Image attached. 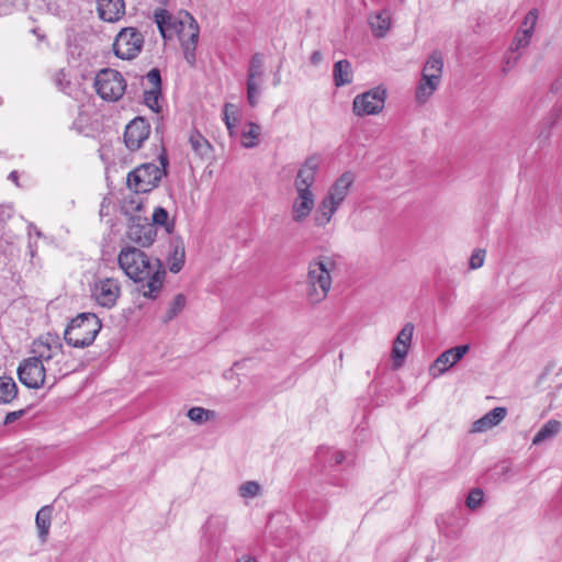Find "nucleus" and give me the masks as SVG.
I'll list each match as a JSON object with an SVG mask.
<instances>
[{
    "mask_svg": "<svg viewBox=\"0 0 562 562\" xmlns=\"http://www.w3.org/2000/svg\"><path fill=\"white\" fill-rule=\"evenodd\" d=\"M168 217L169 214L166 209L158 206L153 213V222L150 223L154 224L155 227L156 225L165 226L167 232H171L173 224L168 222Z\"/></svg>",
    "mask_w": 562,
    "mask_h": 562,
    "instance_id": "obj_35",
    "label": "nucleus"
},
{
    "mask_svg": "<svg viewBox=\"0 0 562 562\" xmlns=\"http://www.w3.org/2000/svg\"><path fill=\"white\" fill-rule=\"evenodd\" d=\"M32 32H33L34 34H36L40 38H43V35L37 34V30H35V29H34V30H32Z\"/></svg>",
    "mask_w": 562,
    "mask_h": 562,
    "instance_id": "obj_55",
    "label": "nucleus"
},
{
    "mask_svg": "<svg viewBox=\"0 0 562 562\" xmlns=\"http://www.w3.org/2000/svg\"><path fill=\"white\" fill-rule=\"evenodd\" d=\"M144 37L134 27L123 29L113 43L114 54L121 59L135 58L142 50Z\"/></svg>",
    "mask_w": 562,
    "mask_h": 562,
    "instance_id": "obj_10",
    "label": "nucleus"
},
{
    "mask_svg": "<svg viewBox=\"0 0 562 562\" xmlns=\"http://www.w3.org/2000/svg\"><path fill=\"white\" fill-rule=\"evenodd\" d=\"M235 112H236L235 105L229 104V103L225 104V106H224V121H225L226 127H227V130L229 131L231 134H233V130H234L235 123L237 121V119L235 116L232 120L231 113L235 114Z\"/></svg>",
    "mask_w": 562,
    "mask_h": 562,
    "instance_id": "obj_43",
    "label": "nucleus"
},
{
    "mask_svg": "<svg viewBox=\"0 0 562 562\" xmlns=\"http://www.w3.org/2000/svg\"><path fill=\"white\" fill-rule=\"evenodd\" d=\"M520 55H516V56H507L505 58V61H504V66H503V71L504 72H507L509 71L512 68H514V66L517 64L518 59H519Z\"/></svg>",
    "mask_w": 562,
    "mask_h": 562,
    "instance_id": "obj_47",
    "label": "nucleus"
},
{
    "mask_svg": "<svg viewBox=\"0 0 562 562\" xmlns=\"http://www.w3.org/2000/svg\"><path fill=\"white\" fill-rule=\"evenodd\" d=\"M470 350L469 345H461L443 351L430 366L428 373L436 379L446 373L457 362H459Z\"/></svg>",
    "mask_w": 562,
    "mask_h": 562,
    "instance_id": "obj_15",
    "label": "nucleus"
},
{
    "mask_svg": "<svg viewBox=\"0 0 562 562\" xmlns=\"http://www.w3.org/2000/svg\"><path fill=\"white\" fill-rule=\"evenodd\" d=\"M31 353L32 359L44 363V367L48 370L49 376H52L50 387L54 386L60 378L70 372L63 344L59 336L56 334L47 333L35 339L32 344Z\"/></svg>",
    "mask_w": 562,
    "mask_h": 562,
    "instance_id": "obj_3",
    "label": "nucleus"
},
{
    "mask_svg": "<svg viewBox=\"0 0 562 562\" xmlns=\"http://www.w3.org/2000/svg\"><path fill=\"white\" fill-rule=\"evenodd\" d=\"M161 95V89H146L144 91V102L154 112L160 111L159 98Z\"/></svg>",
    "mask_w": 562,
    "mask_h": 562,
    "instance_id": "obj_34",
    "label": "nucleus"
},
{
    "mask_svg": "<svg viewBox=\"0 0 562 562\" xmlns=\"http://www.w3.org/2000/svg\"><path fill=\"white\" fill-rule=\"evenodd\" d=\"M386 89L382 86L370 89L353 99L352 110L357 116L380 113L385 104Z\"/></svg>",
    "mask_w": 562,
    "mask_h": 562,
    "instance_id": "obj_9",
    "label": "nucleus"
},
{
    "mask_svg": "<svg viewBox=\"0 0 562 562\" xmlns=\"http://www.w3.org/2000/svg\"><path fill=\"white\" fill-rule=\"evenodd\" d=\"M334 457H335V462H336L337 464L341 463V462L344 461V459H345L344 453H342V452H340V451L335 452Z\"/></svg>",
    "mask_w": 562,
    "mask_h": 562,
    "instance_id": "obj_49",
    "label": "nucleus"
},
{
    "mask_svg": "<svg viewBox=\"0 0 562 562\" xmlns=\"http://www.w3.org/2000/svg\"><path fill=\"white\" fill-rule=\"evenodd\" d=\"M149 134L150 125L148 122L143 117H136L125 127L124 143L130 150H137L148 138Z\"/></svg>",
    "mask_w": 562,
    "mask_h": 562,
    "instance_id": "obj_17",
    "label": "nucleus"
},
{
    "mask_svg": "<svg viewBox=\"0 0 562 562\" xmlns=\"http://www.w3.org/2000/svg\"><path fill=\"white\" fill-rule=\"evenodd\" d=\"M52 521V507L43 506L36 514L35 522L40 538L45 541L49 532Z\"/></svg>",
    "mask_w": 562,
    "mask_h": 562,
    "instance_id": "obj_28",
    "label": "nucleus"
},
{
    "mask_svg": "<svg viewBox=\"0 0 562 562\" xmlns=\"http://www.w3.org/2000/svg\"><path fill=\"white\" fill-rule=\"evenodd\" d=\"M355 181V176L352 172L347 171L342 173L328 189L325 198L338 204L339 206L345 201L347 195L349 194L350 188Z\"/></svg>",
    "mask_w": 562,
    "mask_h": 562,
    "instance_id": "obj_20",
    "label": "nucleus"
},
{
    "mask_svg": "<svg viewBox=\"0 0 562 562\" xmlns=\"http://www.w3.org/2000/svg\"><path fill=\"white\" fill-rule=\"evenodd\" d=\"M265 59L262 54L255 53L248 65L247 69V101L250 106H256L258 99L261 94V87L263 83V71Z\"/></svg>",
    "mask_w": 562,
    "mask_h": 562,
    "instance_id": "obj_12",
    "label": "nucleus"
},
{
    "mask_svg": "<svg viewBox=\"0 0 562 562\" xmlns=\"http://www.w3.org/2000/svg\"><path fill=\"white\" fill-rule=\"evenodd\" d=\"M91 296L98 305L112 308L121 296V283L115 278L97 279L91 289Z\"/></svg>",
    "mask_w": 562,
    "mask_h": 562,
    "instance_id": "obj_13",
    "label": "nucleus"
},
{
    "mask_svg": "<svg viewBox=\"0 0 562 562\" xmlns=\"http://www.w3.org/2000/svg\"><path fill=\"white\" fill-rule=\"evenodd\" d=\"M280 81H281V78H280V76L277 74V75L274 76V79H273V86H274V87L279 86V85H280Z\"/></svg>",
    "mask_w": 562,
    "mask_h": 562,
    "instance_id": "obj_52",
    "label": "nucleus"
},
{
    "mask_svg": "<svg viewBox=\"0 0 562 562\" xmlns=\"http://www.w3.org/2000/svg\"><path fill=\"white\" fill-rule=\"evenodd\" d=\"M239 562H257V561L254 558L246 557V558H243L241 560H239Z\"/></svg>",
    "mask_w": 562,
    "mask_h": 562,
    "instance_id": "obj_53",
    "label": "nucleus"
},
{
    "mask_svg": "<svg viewBox=\"0 0 562 562\" xmlns=\"http://www.w3.org/2000/svg\"><path fill=\"white\" fill-rule=\"evenodd\" d=\"M260 491L261 486L256 481H247L239 486V495L244 498L256 497Z\"/></svg>",
    "mask_w": 562,
    "mask_h": 562,
    "instance_id": "obj_37",
    "label": "nucleus"
},
{
    "mask_svg": "<svg viewBox=\"0 0 562 562\" xmlns=\"http://www.w3.org/2000/svg\"><path fill=\"white\" fill-rule=\"evenodd\" d=\"M119 267L134 282H143V295L156 299L159 294L166 271L158 258H150L142 249L125 245L117 255Z\"/></svg>",
    "mask_w": 562,
    "mask_h": 562,
    "instance_id": "obj_1",
    "label": "nucleus"
},
{
    "mask_svg": "<svg viewBox=\"0 0 562 562\" xmlns=\"http://www.w3.org/2000/svg\"><path fill=\"white\" fill-rule=\"evenodd\" d=\"M414 326L412 324H406L402 330L398 333L395 338L392 347L391 359L393 369H398L403 366L404 360L407 356L412 337H413Z\"/></svg>",
    "mask_w": 562,
    "mask_h": 562,
    "instance_id": "obj_18",
    "label": "nucleus"
},
{
    "mask_svg": "<svg viewBox=\"0 0 562 562\" xmlns=\"http://www.w3.org/2000/svg\"><path fill=\"white\" fill-rule=\"evenodd\" d=\"M18 172L16 171H11L10 175H9V179L12 180L13 182H15L18 184Z\"/></svg>",
    "mask_w": 562,
    "mask_h": 562,
    "instance_id": "obj_51",
    "label": "nucleus"
},
{
    "mask_svg": "<svg viewBox=\"0 0 562 562\" xmlns=\"http://www.w3.org/2000/svg\"><path fill=\"white\" fill-rule=\"evenodd\" d=\"M295 192L296 196L291 205V216L293 222L303 223L315 207V194L313 192H304L302 190Z\"/></svg>",
    "mask_w": 562,
    "mask_h": 562,
    "instance_id": "obj_19",
    "label": "nucleus"
},
{
    "mask_svg": "<svg viewBox=\"0 0 562 562\" xmlns=\"http://www.w3.org/2000/svg\"><path fill=\"white\" fill-rule=\"evenodd\" d=\"M420 98H422V80H419L416 86V99L419 100Z\"/></svg>",
    "mask_w": 562,
    "mask_h": 562,
    "instance_id": "obj_50",
    "label": "nucleus"
},
{
    "mask_svg": "<svg viewBox=\"0 0 562 562\" xmlns=\"http://www.w3.org/2000/svg\"><path fill=\"white\" fill-rule=\"evenodd\" d=\"M16 0H0V15L8 14L15 5Z\"/></svg>",
    "mask_w": 562,
    "mask_h": 562,
    "instance_id": "obj_46",
    "label": "nucleus"
},
{
    "mask_svg": "<svg viewBox=\"0 0 562 562\" xmlns=\"http://www.w3.org/2000/svg\"><path fill=\"white\" fill-rule=\"evenodd\" d=\"M533 33L525 31L522 29H519L513 40V43L510 45L512 52H517L521 48H526L531 41Z\"/></svg>",
    "mask_w": 562,
    "mask_h": 562,
    "instance_id": "obj_33",
    "label": "nucleus"
},
{
    "mask_svg": "<svg viewBox=\"0 0 562 562\" xmlns=\"http://www.w3.org/2000/svg\"><path fill=\"white\" fill-rule=\"evenodd\" d=\"M97 93L105 101H117L126 89L123 76L115 69L100 70L94 79Z\"/></svg>",
    "mask_w": 562,
    "mask_h": 562,
    "instance_id": "obj_7",
    "label": "nucleus"
},
{
    "mask_svg": "<svg viewBox=\"0 0 562 562\" xmlns=\"http://www.w3.org/2000/svg\"><path fill=\"white\" fill-rule=\"evenodd\" d=\"M338 209V204L334 203L333 201L324 196L315 211L313 217L314 224L317 227H325L327 224L330 223L333 216L335 215Z\"/></svg>",
    "mask_w": 562,
    "mask_h": 562,
    "instance_id": "obj_24",
    "label": "nucleus"
},
{
    "mask_svg": "<svg viewBox=\"0 0 562 562\" xmlns=\"http://www.w3.org/2000/svg\"><path fill=\"white\" fill-rule=\"evenodd\" d=\"M159 165L146 162L127 173V187L135 193H147L158 187L167 176L168 156L165 149L158 156Z\"/></svg>",
    "mask_w": 562,
    "mask_h": 562,
    "instance_id": "obj_5",
    "label": "nucleus"
},
{
    "mask_svg": "<svg viewBox=\"0 0 562 562\" xmlns=\"http://www.w3.org/2000/svg\"><path fill=\"white\" fill-rule=\"evenodd\" d=\"M484 260H485V250L484 249L477 248V249L473 250V252L470 257V261H469L470 269L475 270V269L481 268L484 265Z\"/></svg>",
    "mask_w": 562,
    "mask_h": 562,
    "instance_id": "obj_42",
    "label": "nucleus"
},
{
    "mask_svg": "<svg viewBox=\"0 0 562 562\" xmlns=\"http://www.w3.org/2000/svg\"><path fill=\"white\" fill-rule=\"evenodd\" d=\"M18 395V386L11 376H0V403L9 404Z\"/></svg>",
    "mask_w": 562,
    "mask_h": 562,
    "instance_id": "obj_30",
    "label": "nucleus"
},
{
    "mask_svg": "<svg viewBox=\"0 0 562 562\" xmlns=\"http://www.w3.org/2000/svg\"><path fill=\"white\" fill-rule=\"evenodd\" d=\"M260 126L256 123H249L248 130L244 131L243 136V146L246 148H252L257 145V139L260 134Z\"/></svg>",
    "mask_w": 562,
    "mask_h": 562,
    "instance_id": "obj_32",
    "label": "nucleus"
},
{
    "mask_svg": "<svg viewBox=\"0 0 562 562\" xmlns=\"http://www.w3.org/2000/svg\"><path fill=\"white\" fill-rule=\"evenodd\" d=\"M98 13L105 22H116L125 13L123 0H98Z\"/></svg>",
    "mask_w": 562,
    "mask_h": 562,
    "instance_id": "obj_22",
    "label": "nucleus"
},
{
    "mask_svg": "<svg viewBox=\"0 0 562 562\" xmlns=\"http://www.w3.org/2000/svg\"><path fill=\"white\" fill-rule=\"evenodd\" d=\"M18 376L22 384L30 389H41L44 386L46 381L52 380L48 370L44 367V363H40L37 360L27 358L24 359L18 368Z\"/></svg>",
    "mask_w": 562,
    "mask_h": 562,
    "instance_id": "obj_11",
    "label": "nucleus"
},
{
    "mask_svg": "<svg viewBox=\"0 0 562 562\" xmlns=\"http://www.w3.org/2000/svg\"><path fill=\"white\" fill-rule=\"evenodd\" d=\"M335 268V261L327 256L319 257L308 265L305 294L310 303L318 304L327 297Z\"/></svg>",
    "mask_w": 562,
    "mask_h": 562,
    "instance_id": "obj_4",
    "label": "nucleus"
},
{
    "mask_svg": "<svg viewBox=\"0 0 562 562\" xmlns=\"http://www.w3.org/2000/svg\"><path fill=\"white\" fill-rule=\"evenodd\" d=\"M187 416L191 422L201 425L212 419L215 416V412L195 406L188 411Z\"/></svg>",
    "mask_w": 562,
    "mask_h": 562,
    "instance_id": "obj_31",
    "label": "nucleus"
},
{
    "mask_svg": "<svg viewBox=\"0 0 562 562\" xmlns=\"http://www.w3.org/2000/svg\"><path fill=\"white\" fill-rule=\"evenodd\" d=\"M506 415L505 407H495L472 424L471 432H485L499 425Z\"/></svg>",
    "mask_w": 562,
    "mask_h": 562,
    "instance_id": "obj_21",
    "label": "nucleus"
},
{
    "mask_svg": "<svg viewBox=\"0 0 562 562\" xmlns=\"http://www.w3.org/2000/svg\"><path fill=\"white\" fill-rule=\"evenodd\" d=\"M538 15H539L538 10L537 9H531L526 14L520 29L533 33L536 24H537V21H538Z\"/></svg>",
    "mask_w": 562,
    "mask_h": 562,
    "instance_id": "obj_40",
    "label": "nucleus"
},
{
    "mask_svg": "<svg viewBox=\"0 0 562 562\" xmlns=\"http://www.w3.org/2000/svg\"><path fill=\"white\" fill-rule=\"evenodd\" d=\"M155 22L165 40H170L175 33L178 34L183 56L191 66L195 64V48L199 41V24L194 18L186 12L183 20H176L167 10L155 11Z\"/></svg>",
    "mask_w": 562,
    "mask_h": 562,
    "instance_id": "obj_2",
    "label": "nucleus"
},
{
    "mask_svg": "<svg viewBox=\"0 0 562 562\" xmlns=\"http://www.w3.org/2000/svg\"><path fill=\"white\" fill-rule=\"evenodd\" d=\"M443 69V55L432 52L424 64V99L430 97L440 86Z\"/></svg>",
    "mask_w": 562,
    "mask_h": 562,
    "instance_id": "obj_14",
    "label": "nucleus"
},
{
    "mask_svg": "<svg viewBox=\"0 0 562 562\" xmlns=\"http://www.w3.org/2000/svg\"><path fill=\"white\" fill-rule=\"evenodd\" d=\"M368 22L373 36L378 38L384 37L392 25L391 14L386 10H382L378 13L370 14L368 18Z\"/></svg>",
    "mask_w": 562,
    "mask_h": 562,
    "instance_id": "obj_23",
    "label": "nucleus"
},
{
    "mask_svg": "<svg viewBox=\"0 0 562 562\" xmlns=\"http://www.w3.org/2000/svg\"><path fill=\"white\" fill-rule=\"evenodd\" d=\"M215 520H220V518H213V517H212V518H210V520H209V522H207V524H209V526H211Z\"/></svg>",
    "mask_w": 562,
    "mask_h": 562,
    "instance_id": "obj_54",
    "label": "nucleus"
},
{
    "mask_svg": "<svg viewBox=\"0 0 562 562\" xmlns=\"http://www.w3.org/2000/svg\"><path fill=\"white\" fill-rule=\"evenodd\" d=\"M333 77L336 87H342L352 82V69L349 60L341 59L335 63Z\"/></svg>",
    "mask_w": 562,
    "mask_h": 562,
    "instance_id": "obj_25",
    "label": "nucleus"
},
{
    "mask_svg": "<svg viewBox=\"0 0 562 562\" xmlns=\"http://www.w3.org/2000/svg\"><path fill=\"white\" fill-rule=\"evenodd\" d=\"M54 82L56 87L64 93L70 94L71 93V82L67 78V74L64 69L58 70L54 76Z\"/></svg>",
    "mask_w": 562,
    "mask_h": 562,
    "instance_id": "obj_38",
    "label": "nucleus"
},
{
    "mask_svg": "<svg viewBox=\"0 0 562 562\" xmlns=\"http://www.w3.org/2000/svg\"><path fill=\"white\" fill-rule=\"evenodd\" d=\"M322 158L318 155H312L305 159L296 172L294 180L295 191L313 192L312 187L316 181Z\"/></svg>",
    "mask_w": 562,
    "mask_h": 562,
    "instance_id": "obj_16",
    "label": "nucleus"
},
{
    "mask_svg": "<svg viewBox=\"0 0 562 562\" xmlns=\"http://www.w3.org/2000/svg\"><path fill=\"white\" fill-rule=\"evenodd\" d=\"M143 207V202L138 196H132L130 200H126L123 205V210L125 214H128L131 211L139 212Z\"/></svg>",
    "mask_w": 562,
    "mask_h": 562,
    "instance_id": "obj_44",
    "label": "nucleus"
},
{
    "mask_svg": "<svg viewBox=\"0 0 562 562\" xmlns=\"http://www.w3.org/2000/svg\"><path fill=\"white\" fill-rule=\"evenodd\" d=\"M143 80L149 85V89H161V77L157 68L150 69Z\"/></svg>",
    "mask_w": 562,
    "mask_h": 562,
    "instance_id": "obj_41",
    "label": "nucleus"
},
{
    "mask_svg": "<svg viewBox=\"0 0 562 562\" xmlns=\"http://www.w3.org/2000/svg\"><path fill=\"white\" fill-rule=\"evenodd\" d=\"M187 300L183 294H177L167 311L166 321L173 319L186 306Z\"/></svg>",
    "mask_w": 562,
    "mask_h": 562,
    "instance_id": "obj_36",
    "label": "nucleus"
},
{
    "mask_svg": "<svg viewBox=\"0 0 562 562\" xmlns=\"http://www.w3.org/2000/svg\"><path fill=\"white\" fill-rule=\"evenodd\" d=\"M186 251L182 243H176L168 256V268L172 273H178L184 265Z\"/></svg>",
    "mask_w": 562,
    "mask_h": 562,
    "instance_id": "obj_29",
    "label": "nucleus"
},
{
    "mask_svg": "<svg viewBox=\"0 0 562 562\" xmlns=\"http://www.w3.org/2000/svg\"><path fill=\"white\" fill-rule=\"evenodd\" d=\"M30 248H32V246H30ZM31 256L33 257L34 256V250L31 249Z\"/></svg>",
    "mask_w": 562,
    "mask_h": 562,
    "instance_id": "obj_56",
    "label": "nucleus"
},
{
    "mask_svg": "<svg viewBox=\"0 0 562 562\" xmlns=\"http://www.w3.org/2000/svg\"><path fill=\"white\" fill-rule=\"evenodd\" d=\"M311 63L313 65H318L322 60H323V55L319 50H315L312 53L311 55V58H310Z\"/></svg>",
    "mask_w": 562,
    "mask_h": 562,
    "instance_id": "obj_48",
    "label": "nucleus"
},
{
    "mask_svg": "<svg viewBox=\"0 0 562 562\" xmlns=\"http://www.w3.org/2000/svg\"><path fill=\"white\" fill-rule=\"evenodd\" d=\"M25 414V409H19L7 414L3 424L9 425L21 418Z\"/></svg>",
    "mask_w": 562,
    "mask_h": 562,
    "instance_id": "obj_45",
    "label": "nucleus"
},
{
    "mask_svg": "<svg viewBox=\"0 0 562 562\" xmlns=\"http://www.w3.org/2000/svg\"><path fill=\"white\" fill-rule=\"evenodd\" d=\"M101 328L102 323L94 313H81L70 321L64 339L74 348H86L93 344Z\"/></svg>",
    "mask_w": 562,
    "mask_h": 562,
    "instance_id": "obj_6",
    "label": "nucleus"
},
{
    "mask_svg": "<svg viewBox=\"0 0 562 562\" xmlns=\"http://www.w3.org/2000/svg\"><path fill=\"white\" fill-rule=\"evenodd\" d=\"M562 429L561 422L549 419L533 436L532 445L538 446L547 440L554 438Z\"/></svg>",
    "mask_w": 562,
    "mask_h": 562,
    "instance_id": "obj_26",
    "label": "nucleus"
},
{
    "mask_svg": "<svg viewBox=\"0 0 562 562\" xmlns=\"http://www.w3.org/2000/svg\"><path fill=\"white\" fill-rule=\"evenodd\" d=\"M483 498V491L481 488H474L469 493L465 504L470 509L474 510L481 506Z\"/></svg>",
    "mask_w": 562,
    "mask_h": 562,
    "instance_id": "obj_39",
    "label": "nucleus"
},
{
    "mask_svg": "<svg viewBox=\"0 0 562 562\" xmlns=\"http://www.w3.org/2000/svg\"><path fill=\"white\" fill-rule=\"evenodd\" d=\"M189 143L195 155L202 159L207 157L212 151L210 142L196 130L191 131Z\"/></svg>",
    "mask_w": 562,
    "mask_h": 562,
    "instance_id": "obj_27",
    "label": "nucleus"
},
{
    "mask_svg": "<svg viewBox=\"0 0 562 562\" xmlns=\"http://www.w3.org/2000/svg\"><path fill=\"white\" fill-rule=\"evenodd\" d=\"M125 237L130 243L146 248L155 241L157 228L146 216L139 214L131 215Z\"/></svg>",
    "mask_w": 562,
    "mask_h": 562,
    "instance_id": "obj_8",
    "label": "nucleus"
}]
</instances>
